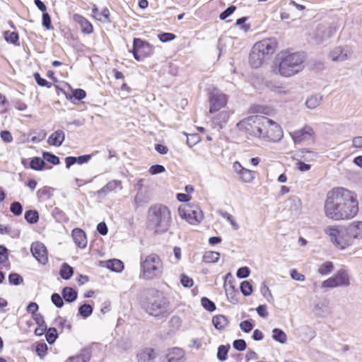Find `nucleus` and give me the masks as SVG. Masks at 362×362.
<instances>
[{
  "instance_id": "nucleus-1",
  "label": "nucleus",
  "mask_w": 362,
  "mask_h": 362,
  "mask_svg": "<svg viewBox=\"0 0 362 362\" xmlns=\"http://www.w3.org/2000/svg\"><path fill=\"white\" fill-rule=\"evenodd\" d=\"M325 211L327 217L334 221L354 218L358 212L356 194L343 187L334 188L327 193Z\"/></svg>"
},
{
  "instance_id": "nucleus-2",
  "label": "nucleus",
  "mask_w": 362,
  "mask_h": 362,
  "mask_svg": "<svg viewBox=\"0 0 362 362\" xmlns=\"http://www.w3.org/2000/svg\"><path fill=\"white\" fill-rule=\"evenodd\" d=\"M171 213L164 205H155L148 211V226L154 229L156 233H165L170 228Z\"/></svg>"
},
{
  "instance_id": "nucleus-3",
  "label": "nucleus",
  "mask_w": 362,
  "mask_h": 362,
  "mask_svg": "<svg viewBox=\"0 0 362 362\" xmlns=\"http://www.w3.org/2000/svg\"><path fill=\"white\" fill-rule=\"evenodd\" d=\"M279 73L284 77L293 76L304 69L303 53L282 52L279 56Z\"/></svg>"
},
{
  "instance_id": "nucleus-4",
  "label": "nucleus",
  "mask_w": 362,
  "mask_h": 362,
  "mask_svg": "<svg viewBox=\"0 0 362 362\" xmlns=\"http://www.w3.org/2000/svg\"><path fill=\"white\" fill-rule=\"evenodd\" d=\"M157 296L148 302L142 303V308L146 313L156 317L158 320L167 318L171 311L168 299L158 291Z\"/></svg>"
},
{
  "instance_id": "nucleus-5",
  "label": "nucleus",
  "mask_w": 362,
  "mask_h": 362,
  "mask_svg": "<svg viewBox=\"0 0 362 362\" xmlns=\"http://www.w3.org/2000/svg\"><path fill=\"white\" fill-rule=\"evenodd\" d=\"M140 277L146 280L158 279L163 273V262L158 255L151 254L141 259Z\"/></svg>"
},
{
  "instance_id": "nucleus-6",
  "label": "nucleus",
  "mask_w": 362,
  "mask_h": 362,
  "mask_svg": "<svg viewBox=\"0 0 362 362\" xmlns=\"http://www.w3.org/2000/svg\"><path fill=\"white\" fill-rule=\"evenodd\" d=\"M269 118L262 115H252L240 121L237 127L249 134L261 138L264 127L268 125Z\"/></svg>"
},
{
  "instance_id": "nucleus-7",
  "label": "nucleus",
  "mask_w": 362,
  "mask_h": 362,
  "mask_svg": "<svg viewBox=\"0 0 362 362\" xmlns=\"http://www.w3.org/2000/svg\"><path fill=\"white\" fill-rule=\"evenodd\" d=\"M325 232L329 237L330 240L339 248L344 249L349 245V238L351 237L347 234V228L329 226L325 230Z\"/></svg>"
},
{
  "instance_id": "nucleus-8",
  "label": "nucleus",
  "mask_w": 362,
  "mask_h": 362,
  "mask_svg": "<svg viewBox=\"0 0 362 362\" xmlns=\"http://www.w3.org/2000/svg\"><path fill=\"white\" fill-rule=\"evenodd\" d=\"M132 52L134 59L140 62L152 54L153 47L148 42L140 38H134Z\"/></svg>"
},
{
  "instance_id": "nucleus-9",
  "label": "nucleus",
  "mask_w": 362,
  "mask_h": 362,
  "mask_svg": "<svg viewBox=\"0 0 362 362\" xmlns=\"http://www.w3.org/2000/svg\"><path fill=\"white\" fill-rule=\"evenodd\" d=\"M264 129L263 134H261V138L272 141H277L283 136L281 127L270 119H269L268 125L265 126Z\"/></svg>"
},
{
  "instance_id": "nucleus-10",
  "label": "nucleus",
  "mask_w": 362,
  "mask_h": 362,
  "mask_svg": "<svg viewBox=\"0 0 362 362\" xmlns=\"http://www.w3.org/2000/svg\"><path fill=\"white\" fill-rule=\"evenodd\" d=\"M227 95L218 90H214L209 96L210 109L209 112L214 113L218 111L222 107H225L227 104Z\"/></svg>"
},
{
  "instance_id": "nucleus-11",
  "label": "nucleus",
  "mask_w": 362,
  "mask_h": 362,
  "mask_svg": "<svg viewBox=\"0 0 362 362\" xmlns=\"http://www.w3.org/2000/svg\"><path fill=\"white\" fill-rule=\"evenodd\" d=\"M353 54V50L348 45L337 46L329 52V58L337 62H344L349 59Z\"/></svg>"
},
{
  "instance_id": "nucleus-12",
  "label": "nucleus",
  "mask_w": 362,
  "mask_h": 362,
  "mask_svg": "<svg viewBox=\"0 0 362 362\" xmlns=\"http://www.w3.org/2000/svg\"><path fill=\"white\" fill-rule=\"evenodd\" d=\"M178 213L180 217L185 219L189 223L195 225L203 218L202 211L199 209H178Z\"/></svg>"
},
{
  "instance_id": "nucleus-13",
  "label": "nucleus",
  "mask_w": 362,
  "mask_h": 362,
  "mask_svg": "<svg viewBox=\"0 0 362 362\" xmlns=\"http://www.w3.org/2000/svg\"><path fill=\"white\" fill-rule=\"evenodd\" d=\"M254 45L268 59L276 51L278 42L275 38H267L256 42Z\"/></svg>"
},
{
  "instance_id": "nucleus-14",
  "label": "nucleus",
  "mask_w": 362,
  "mask_h": 362,
  "mask_svg": "<svg viewBox=\"0 0 362 362\" xmlns=\"http://www.w3.org/2000/svg\"><path fill=\"white\" fill-rule=\"evenodd\" d=\"M33 256L42 264H46L48 262L47 251L46 247L40 242L33 243L30 247Z\"/></svg>"
},
{
  "instance_id": "nucleus-15",
  "label": "nucleus",
  "mask_w": 362,
  "mask_h": 362,
  "mask_svg": "<svg viewBox=\"0 0 362 362\" xmlns=\"http://www.w3.org/2000/svg\"><path fill=\"white\" fill-rule=\"evenodd\" d=\"M294 143L299 144L303 140L310 139L313 134V129L310 126H305L303 129L290 134Z\"/></svg>"
},
{
  "instance_id": "nucleus-16",
  "label": "nucleus",
  "mask_w": 362,
  "mask_h": 362,
  "mask_svg": "<svg viewBox=\"0 0 362 362\" xmlns=\"http://www.w3.org/2000/svg\"><path fill=\"white\" fill-rule=\"evenodd\" d=\"M284 210L291 213L293 216H297L301 210V202L297 197H291L284 202Z\"/></svg>"
},
{
  "instance_id": "nucleus-17",
  "label": "nucleus",
  "mask_w": 362,
  "mask_h": 362,
  "mask_svg": "<svg viewBox=\"0 0 362 362\" xmlns=\"http://www.w3.org/2000/svg\"><path fill=\"white\" fill-rule=\"evenodd\" d=\"M267 59V57L255 45L252 47L249 57L250 64L252 68H259Z\"/></svg>"
},
{
  "instance_id": "nucleus-18",
  "label": "nucleus",
  "mask_w": 362,
  "mask_h": 362,
  "mask_svg": "<svg viewBox=\"0 0 362 362\" xmlns=\"http://www.w3.org/2000/svg\"><path fill=\"white\" fill-rule=\"evenodd\" d=\"M230 114L228 111L223 110L216 115L212 119L214 127H218L219 129L224 128L229 119Z\"/></svg>"
},
{
  "instance_id": "nucleus-19",
  "label": "nucleus",
  "mask_w": 362,
  "mask_h": 362,
  "mask_svg": "<svg viewBox=\"0 0 362 362\" xmlns=\"http://www.w3.org/2000/svg\"><path fill=\"white\" fill-rule=\"evenodd\" d=\"M73 18L76 23L80 25L81 31L85 34H90L93 32L92 24L83 16L74 14Z\"/></svg>"
},
{
  "instance_id": "nucleus-20",
  "label": "nucleus",
  "mask_w": 362,
  "mask_h": 362,
  "mask_svg": "<svg viewBox=\"0 0 362 362\" xmlns=\"http://www.w3.org/2000/svg\"><path fill=\"white\" fill-rule=\"evenodd\" d=\"M72 238L78 247L84 248L87 245V240L85 232L80 228H74L72 230Z\"/></svg>"
},
{
  "instance_id": "nucleus-21",
  "label": "nucleus",
  "mask_w": 362,
  "mask_h": 362,
  "mask_svg": "<svg viewBox=\"0 0 362 362\" xmlns=\"http://www.w3.org/2000/svg\"><path fill=\"white\" fill-rule=\"evenodd\" d=\"M184 351L177 347L171 349L166 355L168 362H185Z\"/></svg>"
},
{
  "instance_id": "nucleus-22",
  "label": "nucleus",
  "mask_w": 362,
  "mask_h": 362,
  "mask_svg": "<svg viewBox=\"0 0 362 362\" xmlns=\"http://www.w3.org/2000/svg\"><path fill=\"white\" fill-rule=\"evenodd\" d=\"M347 234L352 238H362V221L350 223L347 227Z\"/></svg>"
},
{
  "instance_id": "nucleus-23",
  "label": "nucleus",
  "mask_w": 362,
  "mask_h": 362,
  "mask_svg": "<svg viewBox=\"0 0 362 362\" xmlns=\"http://www.w3.org/2000/svg\"><path fill=\"white\" fill-rule=\"evenodd\" d=\"M65 139V134L62 130H57L48 138L47 143L51 146H60Z\"/></svg>"
},
{
  "instance_id": "nucleus-24",
  "label": "nucleus",
  "mask_w": 362,
  "mask_h": 362,
  "mask_svg": "<svg viewBox=\"0 0 362 362\" xmlns=\"http://www.w3.org/2000/svg\"><path fill=\"white\" fill-rule=\"evenodd\" d=\"M335 33V29L332 27L326 28L323 25H319L316 30V37L320 41L330 37Z\"/></svg>"
},
{
  "instance_id": "nucleus-25",
  "label": "nucleus",
  "mask_w": 362,
  "mask_h": 362,
  "mask_svg": "<svg viewBox=\"0 0 362 362\" xmlns=\"http://www.w3.org/2000/svg\"><path fill=\"white\" fill-rule=\"evenodd\" d=\"M156 354L153 349H146L137 355L138 362H154Z\"/></svg>"
},
{
  "instance_id": "nucleus-26",
  "label": "nucleus",
  "mask_w": 362,
  "mask_h": 362,
  "mask_svg": "<svg viewBox=\"0 0 362 362\" xmlns=\"http://www.w3.org/2000/svg\"><path fill=\"white\" fill-rule=\"evenodd\" d=\"M332 278L337 286H348L349 284V276L345 271H339Z\"/></svg>"
},
{
  "instance_id": "nucleus-27",
  "label": "nucleus",
  "mask_w": 362,
  "mask_h": 362,
  "mask_svg": "<svg viewBox=\"0 0 362 362\" xmlns=\"http://www.w3.org/2000/svg\"><path fill=\"white\" fill-rule=\"evenodd\" d=\"M228 318L223 315H217L212 318L214 327L218 330L224 329L228 326Z\"/></svg>"
},
{
  "instance_id": "nucleus-28",
  "label": "nucleus",
  "mask_w": 362,
  "mask_h": 362,
  "mask_svg": "<svg viewBox=\"0 0 362 362\" xmlns=\"http://www.w3.org/2000/svg\"><path fill=\"white\" fill-rule=\"evenodd\" d=\"M121 181L112 180L97 192L99 197H105L107 193L113 191L117 187L121 186Z\"/></svg>"
},
{
  "instance_id": "nucleus-29",
  "label": "nucleus",
  "mask_w": 362,
  "mask_h": 362,
  "mask_svg": "<svg viewBox=\"0 0 362 362\" xmlns=\"http://www.w3.org/2000/svg\"><path fill=\"white\" fill-rule=\"evenodd\" d=\"M63 298L68 303L75 301L78 297L77 292L71 287H64L62 292Z\"/></svg>"
},
{
  "instance_id": "nucleus-30",
  "label": "nucleus",
  "mask_w": 362,
  "mask_h": 362,
  "mask_svg": "<svg viewBox=\"0 0 362 362\" xmlns=\"http://www.w3.org/2000/svg\"><path fill=\"white\" fill-rule=\"evenodd\" d=\"M323 96L321 94H315L310 96L306 102L305 105L309 109H315L318 107L322 100Z\"/></svg>"
},
{
  "instance_id": "nucleus-31",
  "label": "nucleus",
  "mask_w": 362,
  "mask_h": 362,
  "mask_svg": "<svg viewBox=\"0 0 362 362\" xmlns=\"http://www.w3.org/2000/svg\"><path fill=\"white\" fill-rule=\"evenodd\" d=\"M106 267L113 272H119L123 269L124 264L121 260L114 259L106 262Z\"/></svg>"
},
{
  "instance_id": "nucleus-32",
  "label": "nucleus",
  "mask_w": 362,
  "mask_h": 362,
  "mask_svg": "<svg viewBox=\"0 0 362 362\" xmlns=\"http://www.w3.org/2000/svg\"><path fill=\"white\" fill-rule=\"evenodd\" d=\"M59 274L63 279L68 280L74 274V268L67 263H63L59 271Z\"/></svg>"
},
{
  "instance_id": "nucleus-33",
  "label": "nucleus",
  "mask_w": 362,
  "mask_h": 362,
  "mask_svg": "<svg viewBox=\"0 0 362 362\" xmlns=\"http://www.w3.org/2000/svg\"><path fill=\"white\" fill-rule=\"evenodd\" d=\"M220 253L214 251H206L203 255V262L206 263H215L218 261Z\"/></svg>"
},
{
  "instance_id": "nucleus-34",
  "label": "nucleus",
  "mask_w": 362,
  "mask_h": 362,
  "mask_svg": "<svg viewBox=\"0 0 362 362\" xmlns=\"http://www.w3.org/2000/svg\"><path fill=\"white\" fill-rule=\"evenodd\" d=\"M46 163L42 158L40 157H34L31 159L30 163V167L35 170H42L45 168Z\"/></svg>"
},
{
  "instance_id": "nucleus-35",
  "label": "nucleus",
  "mask_w": 362,
  "mask_h": 362,
  "mask_svg": "<svg viewBox=\"0 0 362 362\" xmlns=\"http://www.w3.org/2000/svg\"><path fill=\"white\" fill-rule=\"evenodd\" d=\"M272 338L274 340L281 344L286 343L287 340V336L286 333L279 328H274L272 330Z\"/></svg>"
},
{
  "instance_id": "nucleus-36",
  "label": "nucleus",
  "mask_w": 362,
  "mask_h": 362,
  "mask_svg": "<svg viewBox=\"0 0 362 362\" xmlns=\"http://www.w3.org/2000/svg\"><path fill=\"white\" fill-rule=\"evenodd\" d=\"M239 178L244 182L250 183L255 178V173L245 168L239 175Z\"/></svg>"
},
{
  "instance_id": "nucleus-37",
  "label": "nucleus",
  "mask_w": 362,
  "mask_h": 362,
  "mask_svg": "<svg viewBox=\"0 0 362 362\" xmlns=\"http://www.w3.org/2000/svg\"><path fill=\"white\" fill-rule=\"evenodd\" d=\"M25 219L29 223H36L39 220V214L36 210L26 211L25 213Z\"/></svg>"
},
{
  "instance_id": "nucleus-38",
  "label": "nucleus",
  "mask_w": 362,
  "mask_h": 362,
  "mask_svg": "<svg viewBox=\"0 0 362 362\" xmlns=\"http://www.w3.org/2000/svg\"><path fill=\"white\" fill-rule=\"evenodd\" d=\"M93 14L94 15V17L100 21H102V17H104L106 19H108L110 12L109 10L107 8H105L102 11H99L98 8L95 5L93 6V8H92Z\"/></svg>"
},
{
  "instance_id": "nucleus-39",
  "label": "nucleus",
  "mask_w": 362,
  "mask_h": 362,
  "mask_svg": "<svg viewBox=\"0 0 362 362\" xmlns=\"http://www.w3.org/2000/svg\"><path fill=\"white\" fill-rule=\"evenodd\" d=\"M93 308L89 305L84 303L78 308V314L83 318H87L93 313Z\"/></svg>"
},
{
  "instance_id": "nucleus-40",
  "label": "nucleus",
  "mask_w": 362,
  "mask_h": 362,
  "mask_svg": "<svg viewBox=\"0 0 362 362\" xmlns=\"http://www.w3.org/2000/svg\"><path fill=\"white\" fill-rule=\"evenodd\" d=\"M58 337L57 330L54 327L47 328L45 337L49 344H53Z\"/></svg>"
},
{
  "instance_id": "nucleus-41",
  "label": "nucleus",
  "mask_w": 362,
  "mask_h": 362,
  "mask_svg": "<svg viewBox=\"0 0 362 362\" xmlns=\"http://www.w3.org/2000/svg\"><path fill=\"white\" fill-rule=\"evenodd\" d=\"M334 266L331 262H326L321 264L317 269V272L321 275H327L333 270Z\"/></svg>"
},
{
  "instance_id": "nucleus-42",
  "label": "nucleus",
  "mask_w": 362,
  "mask_h": 362,
  "mask_svg": "<svg viewBox=\"0 0 362 362\" xmlns=\"http://www.w3.org/2000/svg\"><path fill=\"white\" fill-rule=\"evenodd\" d=\"M230 349L229 346L221 345L218 348L217 358L221 361H224L227 359L228 352Z\"/></svg>"
},
{
  "instance_id": "nucleus-43",
  "label": "nucleus",
  "mask_w": 362,
  "mask_h": 362,
  "mask_svg": "<svg viewBox=\"0 0 362 362\" xmlns=\"http://www.w3.org/2000/svg\"><path fill=\"white\" fill-rule=\"evenodd\" d=\"M42 158L44 160H46L53 165H58L60 163L59 158L49 152H43Z\"/></svg>"
},
{
  "instance_id": "nucleus-44",
  "label": "nucleus",
  "mask_w": 362,
  "mask_h": 362,
  "mask_svg": "<svg viewBox=\"0 0 362 362\" xmlns=\"http://www.w3.org/2000/svg\"><path fill=\"white\" fill-rule=\"evenodd\" d=\"M52 189L49 187H43L37 192V196L39 199H49L51 197V192Z\"/></svg>"
},
{
  "instance_id": "nucleus-45",
  "label": "nucleus",
  "mask_w": 362,
  "mask_h": 362,
  "mask_svg": "<svg viewBox=\"0 0 362 362\" xmlns=\"http://www.w3.org/2000/svg\"><path fill=\"white\" fill-rule=\"evenodd\" d=\"M240 291L243 296H248L252 293V286L249 281H244L240 284Z\"/></svg>"
},
{
  "instance_id": "nucleus-46",
  "label": "nucleus",
  "mask_w": 362,
  "mask_h": 362,
  "mask_svg": "<svg viewBox=\"0 0 362 362\" xmlns=\"http://www.w3.org/2000/svg\"><path fill=\"white\" fill-rule=\"evenodd\" d=\"M202 305L209 312H213L216 310L215 303L206 297H203L201 299Z\"/></svg>"
},
{
  "instance_id": "nucleus-47",
  "label": "nucleus",
  "mask_w": 362,
  "mask_h": 362,
  "mask_svg": "<svg viewBox=\"0 0 362 362\" xmlns=\"http://www.w3.org/2000/svg\"><path fill=\"white\" fill-rule=\"evenodd\" d=\"M4 38L8 42L16 44L18 41L19 36L18 34L16 32L6 31L4 33Z\"/></svg>"
},
{
  "instance_id": "nucleus-48",
  "label": "nucleus",
  "mask_w": 362,
  "mask_h": 362,
  "mask_svg": "<svg viewBox=\"0 0 362 362\" xmlns=\"http://www.w3.org/2000/svg\"><path fill=\"white\" fill-rule=\"evenodd\" d=\"M8 281L11 284L18 286L23 283V279L21 275L17 273H11L8 275Z\"/></svg>"
},
{
  "instance_id": "nucleus-49",
  "label": "nucleus",
  "mask_w": 362,
  "mask_h": 362,
  "mask_svg": "<svg viewBox=\"0 0 362 362\" xmlns=\"http://www.w3.org/2000/svg\"><path fill=\"white\" fill-rule=\"evenodd\" d=\"M10 211L15 216H20L23 212V206L18 202H13L10 206Z\"/></svg>"
},
{
  "instance_id": "nucleus-50",
  "label": "nucleus",
  "mask_w": 362,
  "mask_h": 362,
  "mask_svg": "<svg viewBox=\"0 0 362 362\" xmlns=\"http://www.w3.org/2000/svg\"><path fill=\"white\" fill-rule=\"evenodd\" d=\"M47 349V345L45 343L42 342L37 344L35 351L37 356L42 358L46 355Z\"/></svg>"
},
{
  "instance_id": "nucleus-51",
  "label": "nucleus",
  "mask_w": 362,
  "mask_h": 362,
  "mask_svg": "<svg viewBox=\"0 0 362 362\" xmlns=\"http://www.w3.org/2000/svg\"><path fill=\"white\" fill-rule=\"evenodd\" d=\"M51 300L57 308H61L64 305L63 296L62 297L59 293H53L51 296Z\"/></svg>"
},
{
  "instance_id": "nucleus-52",
  "label": "nucleus",
  "mask_w": 362,
  "mask_h": 362,
  "mask_svg": "<svg viewBox=\"0 0 362 362\" xmlns=\"http://www.w3.org/2000/svg\"><path fill=\"white\" fill-rule=\"evenodd\" d=\"M34 78L35 79L37 83L42 87L47 86V88H50L52 86L51 83L48 82L46 79L42 78L40 74L37 72L35 73Z\"/></svg>"
},
{
  "instance_id": "nucleus-53",
  "label": "nucleus",
  "mask_w": 362,
  "mask_h": 362,
  "mask_svg": "<svg viewBox=\"0 0 362 362\" xmlns=\"http://www.w3.org/2000/svg\"><path fill=\"white\" fill-rule=\"evenodd\" d=\"M42 24L47 30L53 29V26L52 25L51 17L47 12L42 13Z\"/></svg>"
},
{
  "instance_id": "nucleus-54",
  "label": "nucleus",
  "mask_w": 362,
  "mask_h": 362,
  "mask_svg": "<svg viewBox=\"0 0 362 362\" xmlns=\"http://www.w3.org/2000/svg\"><path fill=\"white\" fill-rule=\"evenodd\" d=\"M221 216L231 224L234 230H238L239 228L238 224L235 221L234 218L232 215L225 211L221 212Z\"/></svg>"
},
{
  "instance_id": "nucleus-55",
  "label": "nucleus",
  "mask_w": 362,
  "mask_h": 362,
  "mask_svg": "<svg viewBox=\"0 0 362 362\" xmlns=\"http://www.w3.org/2000/svg\"><path fill=\"white\" fill-rule=\"evenodd\" d=\"M88 356L84 354H80L76 356L70 357L64 362H88Z\"/></svg>"
},
{
  "instance_id": "nucleus-56",
  "label": "nucleus",
  "mask_w": 362,
  "mask_h": 362,
  "mask_svg": "<svg viewBox=\"0 0 362 362\" xmlns=\"http://www.w3.org/2000/svg\"><path fill=\"white\" fill-rule=\"evenodd\" d=\"M250 270L247 267H243L238 269L236 276L239 279H245L249 276Z\"/></svg>"
},
{
  "instance_id": "nucleus-57",
  "label": "nucleus",
  "mask_w": 362,
  "mask_h": 362,
  "mask_svg": "<svg viewBox=\"0 0 362 362\" xmlns=\"http://www.w3.org/2000/svg\"><path fill=\"white\" fill-rule=\"evenodd\" d=\"M236 6H230L228 7L225 11H223L219 16V18L221 20L223 21L226 20L228 17H229L230 15L233 13V12L235 11Z\"/></svg>"
},
{
  "instance_id": "nucleus-58",
  "label": "nucleus",
  "mask_w": 362,
  "mask_h": 362,
  "mask_svg": "<svg viewBox=\"0 0 362 362\" xmlns=\"http://www.w3.org/2000/svg\"><path fill=\"white\" fill-rule=\"evenodd\" d=\"M233 348L238 351H242L246 349L247 344L244 339H235L233 343Z\"/></svg>"
},
{
  "instance_id": "nucleus-59",
  "label": "nucleus",
  "mask_w": 362,
  "mask_h": 362,
  "mask_svg": "<svg viewBox=\"0 0 362 362\" xmlns=\"http://www.w3.org/2000/svg\"><path fill=\"white\" fill-rule=\"evenodd\" d=\"M254 325L249 320H244L240 323V328L246 333L250 332L253 329Z\"/></svg>"
},
{
  "instance_id": "nucleus-60",
  "label": "nucleus",
  "mask_w": 362,
  "mask_h": 362,
  "mask_svg": "<svg viewBox=\"0 0 362 362\" xmlns=\"http://www.w3.org/2000/svg\"><path fill=\"white\" fill-rule=\"evenodd\" d=\"M159 40L163 42L171 41L175 38V35L170 33H163L158 35Z\"/></svg>"
},
{
  "instance_id": "nucleus-61",
  "label": "nucleus",
  "mask_w": 362,
  "mask_h": 362,
  "mask_svg": "<svg viewBox=\"0 0 362 362\" xmlns=\"http://www.w3.org/2000/svg\"><path fill=\"white\" fill-rule=\"evenodd\" d=\"M180 282L185 287L189 288L193 286V280L185 274L180 276Z\"/></svg>"
},
{
  "instance_id": "nucleus-62",
  "label": "nucleus",
  "mask_w": 362,
  "mask_h": 362,
  "mask_svg": "<svg viewBox=\"0 0 362 362\" xmlns=\"http://www.w3.org/2000/svg\"><path fill=\"white\" fill-rule=\"evenodd\" d=\"M199 141V136L197 134H190L189 137H187V144L189 147H192Z\"/></svg>"
},
{
  "instance_id": "nucleus-63",
  "label": "nucleus",
  "mask_w": 362,
  "mask_h": 362,
  "mask_svg": "<svg viewBox=\"0 0 362 362\" xmlns=\"http://www.w3.org/2000/svg\"><path fill=\"white\" fill-rule=\"evenodd\" d=\"M73 95L76 100H81L86 96V93L83 89L77 88L73 90Z\"/></svg>"
},
{
  "instance_id": "nucleus-64",
  "label": "nucleus",
  "mask_w": 362,
  "mask_h": 362,
  "mask_svg": "<svg viewBox=\"0 0 362 362\" xmlns=\"http://www.w3.org/2000/svg\"><path fill=\"white\" fill-rule=\"evenodd\" d=\"M256 311L257 314L263 318H265L269 315V313L267 312V307L266 305H259L256 308Z\"/></svg>"
}]
</instances>
